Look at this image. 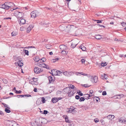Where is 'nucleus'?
<instances>
[{"mask_svg": "<svg viewBox=\"0 0 126 126\" xmlns=\"http://www.w3.org/2000/svg\"><path fill=\"white\" fill-rule=\"evenodd\" d=\"M15 6L14 4L12 2H5L4 4L0 5V7L6 10L11 8L12 7Z\"/></svg>", "mask_w": 126, "mask_h": 126, "instance_id": "obj_1", "label": "nucleus"}, {"mask_svg": "<svg viewBox=\"0 0 126 126\" xmlns=\"http://www.w3.org/2000/svg\"><path fill=\"white\" fill-rule=\"evenodd\" d=\"M89 77L90 80L93 83H96L98 81L97 77L96 76L94 77L93 76H89Z\"/></svg>", "mask_w": 126, "mask_h": 126, "instance_id": "obj_2", "label": "nucleus"}, {"mask_svg": "<svg viewBox=\"0 0 126 126\" xmlns=\"http://www.w3.org/2000/svg\"><path fill=\"white\" fill-rule=\"evenodd\" d=\"M40 14L39 12L35 11H33L31 13V17L34 18L36 16H38Z\"/></svg>", "mask_w": 126, "mask_h": 126, "instance_id": "obj_3", "label": "nucleus"}, {"mask_svg": "<svg viewBox=\"0 0 126 126\" xmlns=\"http://www.w3.org/2000/svg\"><path fill=\"white\" fill-rule=\"evenodd\" d=\"M15 14H16L15 15L17 18L22 17H23L24 15V14L22 13L18 12V11H17L15 13Z\"/></svg>", "mask_w": 126, "mask_h": 126, "instance_id": "obj_4", "label": "nucleus"}, {"mask_svg": "<svg viewBox=\"0 0 126 126\" xmlns=\"http://www.w3.org/2000/svg\"><path fill=\"white\" fill-rule=\"evenodd\" d=\"M42 70L37 67H35L34 69V72L36 74H39L42 71Z\"/></svg>", "mask_w": 126, "mask_h": 126, "instance_id": "obj_5", "label": "nucleus"}, {"mask_svg": "<svg viewBox=\"0 0 126 126\" xmlns=\"http://www.w3.org/2000/svg\"><path fill=\"white\" fill-rule=\"evenodd\" d=\"M37 65L41 67L46 68L47 69H49V67L48 66L44 63H37Z\"/></svg>", "mask_w": 126, "mask_h": 126, "instance_id": "obj_6", "label": "nucleus"}, {"mask_svg": "<svg viewBox=\"0 0 126 126\" xmlns=\"http://www.w3.org/2000/svg\"><path fill=\"white\" fill-rule=\"evenodd\" d=\"M73 73V72L69 71H65L63 72V74L64 75L67 76H70Z\"/></svg>", "mask_w": 126, "mask_h": 126, "instance_id": "obj_7", "label": "nucleus"}, {"mask_svg": "<svg viewBox=\"0 0 126 126\" xmlns=\"http://www.w3.org/2000/svg\"><path fill=\"white\" fill-rule=\"evenodd\" d=\"M33 27V26L31 25H29L27 28H26L27 32L28 33L30 32L32 29Z\"/></svg>", "mask_w": 126, "mask_h": 126, "instance_id": "obj_8", "label": "nucleus"}, {"mask_svg": "<svg viewBox=\"0 0 126 126\" xmlns=\"http://www.w3.org/2000/svg\"><path fill=\"white\" fill-rule=\"evenodd\" d=\"M48 78L49 80V84L54 83V79H53L52 77L51 76H49Z\"/></svg>", "mask_w": 126, "mask_h": 126, "instance_id": "obj_9", "label": "nucleus"}, {"mask_svg": "<svg viewBox=\"0 0 126 126\" xmlns=\"http://www.w3.org/2000/svg\"><path fill=\"white\" fill-rule=\"evenodd\" d=\"M71 90V89L68 87H67L63 89L64 93L68 94L69 92V91H70V90Z\"/></svg>", "mask_w": 126, "mask_h": 126, "instance_id": "obj_10", "label": "nucleus"}, {"mask_svg": "<svg viewBox=\"0 0 126 126\" xmlns=\"http://www.w3.org/2000/svg\"><path fill=\"white\" fill-rule=\"evenodd\" d=\"M59 47L60 49L61 50V51L65 50L67 48L66 46L63 45H60Z\"/></svg>", "mask_w": 126, "mask_h": 126, "instance_id": "obj_11", "label": "nucleus"}, {"mask_svg": "<svg viewBox=\"0 0 126 126\" xmlns=\"http://www.w3.org/2000/svg\"><path fill=\"white\" fill-rule=\"evenodd\" d=\"M20 20H19V22L21 25H23L25 24L26 22V20L25 19L22 18L19 19Z\"/></svg>", "mask_w": 126, "mask_h": 126, "instance_id": "obj_12", "label": "nucleus"}, {"mask_svg": "<svg viewBox=\"0 0 126 126\" xmlns=\"http://www.w3.org/2000/svg\"><path fill=\"white\" fill-rule=\"evenodd\" d=\"M51 74L53 75H57L58 74L57 72V70L56 69H53L51 71Z\"/></svg>", "mask_w": 126, "mask_h": 126, "instance_id": "obj_13", "label": "nucleus"}, {"mask_svg": "<svg viewBox=\"0 0 126 126\" xmlns=\"http://www.w3.org/2000/svg\"><path fill=\"white\" fill-rule=\"evenodd\" d=\"M73 89L71 90H71H70L68 94V96L69 97H71L72 95L75 93V92H73Z\"/></svg>", "mask_w": 126, "mask_h": 126, "instance_id": "obj_14", "label": "nucleus"}, {"mask_svg": "<svg viewBox=\"0 0 126 126\" xmlns=\"http://www.w3.org/2000/svg\"><path fill=\"white\" fill-rule=\"evenodd\" d=\"M70 31L71 32H72L73 31H75L76 30V27H75L74 26H70Z\"/></svg>", "mask_w": 126, "mask_h": 126, "instance_id": "obj_15", "label": "nucleus"}, {"mask_svg": "<svg viewBox=\"0 0 126 126\" xmlns=\"http://www.w3.org/2000/svg\"><path fill=\"white\" fill-rule=\"evenodd\" d=\"M114 117V115H110L107 117L108 119H113Z\"/></svg>", "mask_w": 126, "mask_h": 126, "instance_id": "obj_16", "label": "nucleus"}, {"mask_svg": "<svg viewBox=\"0 0 126 126\" xmlns=\"http://www.w3.org/2000/svg\"><path fill=\"white\" fill-rule=\"evenodd\" d=\"M19 67H21L23 65V63L21 61H19L17 63Z\"/></svg>", "mask_w": 126, "mask_h": 126, "instance_id": "obj_17", "label": "nucleus"}, {"mask_svg": "<svg viewBox=\"0 0 126 126\" xmlns=\"http://www.w3.org/2000/svg\"><path fill=\"white\" fill-rule=\"evenodd\" d=\"M78 44H76L74 42H72L71 44V47L72 48H75Z\"/></svg>", "mask_w": 126, "mask_h": 126, "instance_id": "obj_18", "label": "nucleus"}, {"mask_svg": "<svg viewBox=\"0 0 126 126\" xmlns=\"http://www.w3.org/2000/svg\"><path fill=\"white\" fill-rule=\"evenodd\" d=\"M71 107H70L69 110L68 109V110L67 111V112H68L69 113H71L72 111H74V108H71Z\"/></svg>", "mask_w": 126, "mask_h": 126, "instance_id": "obj_19", "label": "nucleus"}, {"mask_svg": "<svg viewBox=\"0 0 126 126\" xmlns=\"http://www.w3.org/2000/svg\"><path fill=\"white\" fill-rule=\"evenodd\" d=\"M52 101L53 103H55L58 101L57 98L56 97L52 98Z\"/></svg>", "mask_w": 126, "mask_h": 126, "instance_id": "obj_20", "label": "nucleus"}, {"mask_svg": "<svg viewBox=\"0 0 126 126\" xmlns=\"http://www.w3.org/2000/svg\"><path fill=\"white\" fill-rule=\"evenodd\" d=\"M92 95H90L88 94H86L84 96L86 97L85 98L86 99H89V98L91 96H92Z\"/></svg>", "mask_w": 126, "mask_h": 126, "instance_id": "obj_21", "label": "nucleus"}, {"mask_svg": "<svg viewBox=\"0 0 126 126\" xmlns=\"http://www.w3.org/2000/svg\"><path fill=\"white\" fill-rule=\"evenodd\" d=\"M46 47L47 49H49L51 48L52 46L49 44H47L46 45Z\"/></svg>", "mask_w": 126, "mask_h": 126, "instance_id": "obj_22", "label": "nucleus"}, {"mask_svg": "<svg viewBox=\"0 0 126 126\" xmlns=\"http://www.w3.org/2000/svg\"><path fill=\"white\" fill-rule=\"evenodd\" d=\"M34 60L35 61L38 62L39 61L40 59L38 57L36 56L34 58Z\"/></svg>", "mask_w": 126, "mask_h": 126, "instance_id": "obj_23", "label": "nucleus"}, {"mask_svg": "<svg viewBox=\"0 0 126 126\" xmlns=\"http://www.w3.org/2000/svg\"><path fill=\"white\" fill-rule=\"evenodd\" d=\"M95 38L97 39H101L102 37L100 35H98L95 36Z\"/></svg>", "mask_w": 126, "mask_h": 126, "instance_id": "obj_24", "label": "nucleus"}, {"mask_svg": "<svg viewBox=\"0 0 126 126\" xmlns=\"http://www.w3.org/2000/svg\"><path fill=\"white\" fill-rule=\"evenodd\" d=\"M68 86L70 88V89H73L74 88L75 86L74 85H72L71 84H68Z\"/></svg>", "mask_w": 126, "mask_h": 126, "instance_id": "obj_25", "label": "nucleus"}, {"mask_svg": "<svg viewBox=\"0 0 126 126\" xmlns=\"http://www.w3.org/2000/svg\"><path fill=\"white\" fill-rule=\"evenodd\" d=\"M79 48L83 51H84L86 50V48L84 46H82H82H80L79 47Z\"/></svg>", "mask_w": 126, "mask_h": 126, "instance_id": "obj_26", "label": "nucleus"}, {"mask_svg": "<svg viewBox=\"0 0 126 126\" xmlns=\"http://www.w3.org/2000/svg\"><path fill=\"white\" fill-rule=\"evenodd\" d=\"M23 52L25 53V54L27 55H29V51L27 50L23 49Z\"/></svg>", "mask_w": 126, "mask_h": 126, "instance_id": "obj_27", "label": "nucleus"}, {"mask_svg": "<svg viewBox=\"0 0 126 126\" xmlns=\"http://www.w3.org/2000/svg\"><path fill=\"white\" fill-rule=\"evenodd\" d=\"M46 61V59L44 58H43L40 60V62L41 63L44 62Z\"/></svg>", "mask_w": 126, "mask_h": 126, "instance_id": "obj_28", "label": "nucleus"}, {"mask_svg": "<svg viewBox=\"0 0 126 126\" xmlns=\"http://www.w3.org/2000/svg\"><path fill=\"white\" fill-rule=\"evenodd\" d=\"M61 51V53L63 54H66L67 53V51L65 50H63L60 51Z\"/></svg>", "mask_w": 126, "mask_h": 126, "instance_id": "obj_29", "label": "nucleus"}, {"mask_svg": "<svg viewBox=\"0 0 126 126\" xmlns=\"http://www.w3.org/2000/svg\"><path fill=\"white\" fill-rule=\"evenodd\" d=\"M94 99H95L97 102H98L100 100V98L96 96L94 97Z\"/></svg>", "mask_w": 126, "mask_h": 126, "instance_id": "obj_30", "label": "nucleus"}, {"mask_svg": "<svg viewBox=\"0 0 126 126\" xmlns=\"http://www.w3.org/2000/svg\"><path fill=\"white\" fill-rule=\"evenodd\" d=\"M123 119L122 118H120L119 119V121L121 123H123Z\"/></svg>", "mask_w": 126, "mask_h": 126, "instance_id": "obj_31", "label": "nucleus"}, {"mask_svg": "<svg viewBox=\"0 0 126 126\" xmlns=\"http://www.w3.org/2000/svg\"><path fill=\"white\" fill-rule=\"evenodd\" d=\"M65 119L66 122L68 123H70L71 121H70V120L68 119V118H65Z\"/></svg>", "mask_w": 126, "mask_h": 126, "instance_id": "obj_32", "label": "nucleus"}, {"mask_svg": "<svg viewBox=\"0 0 126 126\" xmlns=\"http://www.w3.org/2000/svg\"><path fill=\"white\" fill-rule=\"evenodd\" d=\"M5 111L7 113H9L11 112V111L7 108H6L5 110Z\"/></svg>", "mask_w": 126, "mask_h": 126, "instance_id": "obj_33", "label": "nucleus"}, {"mask_svg": "<svg viewBox=\"0 0 126 126\" xmlns=\"http://www.w3.org/2000/svg\"><path fill=\"white\" fill-rule=\"evenodd\" d=\"M122 26L126 28V23L125 22H123L121 23Z\"/></svg>", "mask_w": 126, "mask_h": 126, "instance_id": "obj_34", "label": "nucleus"}, {"mask_svg": "<svg viewBox=\"0 0 126 126\" xmlns=\"http://www.w3.org/2000/svg\"><path fill=\"white\" fill-rule=\"evenodd\" d=\"M58 74L57 75L60 76L61 75V74L63 73L60 71H59L57 70Z\"/></svg>", "mask_w": 126, "mask_h": 126, "instance_id": "obj_35", "label": "nucleus"}, {"mask_svg": "<svg viewBox=\"0 0 126 126\" xmlns=\"http://www.w3.org/2000/svg\"><path fill=\"white\" fill-rule=\"evenodd\" d=\"M107 64L105 62L104 63H101V66H106L107 65Z\"/></svg>", "mask_w": 126, "mask_h": 126, "instance_id": "obj_36", "label": "nucleus"}, {"mask_svg": "<svg viewBox=\"0 0 126 126\" xmlns=\"http://www.w3.org/2000/svg\"><path fill=\"white\" fill-rule=\"evenodd\" d=\"M26 29V27H21L20 28V31H23L24 30Z\"/></svg>", "mask_w": 126, "mask_h": 126, "instance_id": "obj_37", "label": "nucleus"}, {"mask_svg": "<svg viewBox=\"0 0 126 126\" xmlns=\"http://www.w3.org/2000/svg\"><path fill=\"white\" fill-rule=\"evenodd\" d=\"M85 100V99L84 97H81L80 98V99L79 100V101L80 102H82V101H84Z\"/></svg>", "mask_w": 126, "mask_h": 126, "instance_id": "obj_38", "label": "nucleus"}, {"mask_svg": "<svg viewBox=\"0 0 126 126\" xmlns=\"http://www.w3.org/2000/svg\"><path fill=\"white\" fill-rule=\"evenodd\" d=\"M95 21H97V23H100L102 22V21H103V20H95Z\"/></svg>", "mask_w": 126, "mask_h": 126, "instance_id": "obj_39", "label": "nucleus"}, {"mask_svg": "<svg viewBox=\"0 0 126 126\" xmlns=\"http://www.w3.org/2000/svg\"><path fill=\"white\" fill-rule=\"evenodd\" d=\"M42 101L43 103H45V102L46 100L45 99L44 97H42Z\"/></svg>", "mask_w": 126, "mask_h": 126, "instance_id": "obj_40", "label": "nucleus"}, {"mask_svg": "<svg viewBox=\"0 0 126 126\" xmlns=\"http://www.w3.org/2000/svg\"><path fill=\"white\" fill-rule=\"evenodd\" d=\"M123 96V94H121L117 95V97H120V98Z\"/></svg>", "mask_w": 126, "mask_h": 126, "instance_id": "obj_41", "label": "nucleus"}, {"mask_svg": "<svg viewBox=\"0 0 126 126\" xmlns=\"http://www.w3.org/2000/svg\"><path fill=\"white\" fill-rule=\"evenodd\" d=\"M81 61L82 64H84L85 62V60L84 59H82L81 60Z\"/></svg>", "mask_w": 126, "mask_h": 126, "instance_id": "obj_42", "label": "nucleus"}, {"mask_svg": "<svg viewBox=\"0 0 126 126\" xmlns=\"http://www.w3.org/2000/svg\"><path fill=\"white\" fill-rule=\"evenodd\" d=\"M12 126H20L16 123H15L14 124L12 125Z\"/></svg>", "mask_w": 126, "mask_h": 126, "instance_id": "obj_43", "label": "nucleus"}, {"mask_svg": "<svg viewBox=\"0 0 126 126\" xmlns=\"http://www.w3.org/2000/svg\"><path fill=\"white\" fill-rule=\"evenodd\" d=\"M75 98L76 99H79L80 98V96L79 95H76L75 96Z\"/></svg>", "mask_w": 126, "mask_h": 126, "instance_id": "obj_44", "label": "nucleus"}, {"mask_svg": "<svg viewBox=\"0 0 126 126\" xmlns=\"http://www.w3.org/2000/svg\"><path fill=\"white\" fill-rule=\"evenodd\" d=\"M104 77L105 79H108V76L107 75H106L105 74Z\"/></svg>", "mask_w": 126, "mask_h": 126, "instance_id": "obj_45", "label": "nucleus"}, {"mask_svg": "<svg viewBox=\"0 0 126 126\" xmlns=\"http://www.w3.org/2000/svg\"><path fill=\"white\" fill-rule=\"evenodd\" d=\"M94 120L95 123H97L99 121V119L97 118L95 119H94Z\"/></svg>", "mask_w": 126, "mask_h": 126, "instance_id": "obj_46", "label": "nucleus"}, {"mask_svg": "<svg viewBox=\"0 0 126 126\" xmlns=\"http://www.w3.org/2000/svg\"><path fill=\"white\" fill-rule=\"evenodd\" d=\"M21 92V91L20 90L19 91H18L17 90H16V93H17V94H20Z\"/></svg>", "mask_w": 126, "mask_h": 126, "instance_id": "obj_47", "label": "nucleus"}, {"mask_svg": "<svg viewBox=\"0 0 126 126\" xmlns=\"http://www.w3.org/2000/svg\"><path fill=\"white\" fill-rule=\"evenodd\" d=\"M16 33H14V32H12L11 33V34L12 36H15L16 35Z\"/></svg>", "mask_w": 126, "mask_h": 126, "instance_id": "obj_48", "label": "nucleus"}, {"mask_svg": "<svg viewBox=\"0 0 126 126\" xmlns=\"http://www.w3.org/2000/svg\"><path fill=\"white\" fill-rule=\"evenodd\" d=\"M107 93L105 91H103L102 93V95H106Z\"/></svg>", "mask_w": 126, "mask_h": 126, "instance_id": "obj_49", "label": "nucleus"}, {"mask_svg": "<svg viewBox=\"0 0 126 126\" xmlns=\"http://www.w3.org/2000/svg\"><path fill=\"white\" fill-rule=\"evenodd\" d=\"M113 97L115 99L120 98V97H117V95H116L115 96H113Z\"/></svg>", "mask_w": 126, "mask_h": 126, "instance_id": "obj_50", "label": "nucleus"}, {"mask_svg": "<svg viewBox=\"0 0 126 126\" xmlns=\"http://www.w3.org/2000/svg\"><path fill=\"white\" fill-rule=\"evenodd\" d=\"M2 104L4 105L5 107H6L7 108H8L9 109H10V108H8V107H7L8 105L7 104H5L4 103H2Z\"/></svg>", "mask_w": 126, "mask_h": 126, "instance_id": "obj_51", "label": "nucleus"}, {"mask_svg": "<svg viewBox=\"0 0 126 126\" xmlns=\"http://www.w3.org/2000/svg\"><path fill=\"white\" fill-rule=\"evenodd\" d=\"M83 85L84 87H88L90 86H88L87 84H85Z\"/></svg>", "mask_w": 126, "mask_h": 126, "instance_id": "obj_52", "label": "nucleus"}, {"mask_svg": "<svg viewBox=\"0 0 126 126\" xmlns=\"http://www.w3.org/2000/svg\"><path fill=\"white\" fill-rule=\"evenodd\" d=\"M48 111L46 110H44V114H46L47 113Z\"/></svg>", "mask_w": 126, "mask_h": 126, "instance_id": "obj_53", "label": "nucleus"}, {"mask_svg": "<svg viewBox=\"0 0 126 126\" xmlns=\"http://www.w3.org/2000/svg\"><path fill=\"white\" fill-rule=\"evenodd\" d=\"M57 101H58L59 100L62 99V98L61 97H59L58 98H57Z\"/></svg>", "mask_w": 126, "mask_h": 126, "instance_id": "obj_54", "label": "nucleus"}, {"mask_svg": "<svg viewBox=\"0 0 126 126\" xmlns=\"http://www.w3.org/2000/svg\"><path fill=\"white\" fill-rule=\"evenodd\" d=\"M78 94L79 95L81 96H82L83 95L82 93L80 92L78 93Z\"/></svg>", "mask_w": 126, "mask_h": 126, "instance_id": "obj_55", "label": "nucleus"}, {"mask_svg": "<svg viewBox=\"0 0 126 126\" xmlns=\"http://www.w3.org/2000/svg\"><path fill=\"white\" fill-rule=\"evenodd\" d=\"M25 96H27V97H31V95L28 94L27 95H25Z\"/></svg>", "mask_w": 126, "mask_h": 126, "instance_id": "obj_56", "label": "nucleus"}, {"mask_svg": "<svg viewBox=\"0 0 126 126\" xmlns=\"http://www.w3.org/2000/svg\"><path fill=\"white\" fill-rule=\"evenodd\" d=\"M123 123L125 124H126V120L123 119Z\"/></svg>", "mask_w": 126, "mask_h": 126, "instance_id": "obj_57", "label": "nucleus"}, {"mask_svg": "<svg viewBox=\"0 0 126 126\" xmlns=\"http://www.w3.org/2000/svg\"><path fill=\"white\" fill-rule=\"evenodd\" d=\"M11 19V18L10 17H8V18H4V19Z\"/></svg>", "mask_w": 126, "mask_h": 126, "instance_id": "obj_58", "label": "nucleus"}, {"mask_svg": "<svg viewBox=\"0 0 126 126\" xmlns=\"http://www.w3.org/2000/svg\"><path fill=\"white\" fill-rule=\"evenodd\" d=\"M93 93V91L92 90H91L90 91V94H92Z\"/></svg>", "mask_w": 126, "mask_h": 126, "instance_id": "obj_59", "label": "nucleus"}, {"mask_svg": "<svg viewBox=\"0 0 126 126\" xmlns=\"http://www.w3.org/2000/svg\"><path fill=\"white\" fill-rule=\"evenodd\" d=\"M34 91L35 92H37V89L36 88H34Z\"/></svg>", "mask_w": 126, "mask_h": 126, "instance_id": "obj_60", "label": "nucleus"}, {"mask_svg": "<svg viewBox=\"0 0 126 126\" xmlns=\"http://www.w3.org/2000/svg\"><path fill=\"white\" fill-rule=\"evenodd\" d=\"M32 79L34 81H36L37 79H36L34 78H32Z\"/></svg>", "mask_w": 126, "mask_h": 126, "instance_id": "obj_61", "label": "nucleus"}, {"mask_svg": "<svg viewBox=\"0 0 126 126\" xmlns=\"http://www.w3.org/2000/svg\"><path fill=\"white\" fill-rule=\"evenodd\" d=\"M59 60V59L58 58H55L54 59L55 61H54V62H55L56 61H57L58 60Z\"/></svg>", "mask_w": 126, "mask_h": 126, "instance_id": "obj_62", "label": "nucleus"}, {"mask_svg": "<svg viewBox=\"0 0 126 126\" xmlns=\"http://www.w3.org/2000/svg\"><path fill=\"white\" fill-rule=\"evenodd\" d=\"M0 114L2 115L3 114V113L1 111H0Z\"/></svg>", "mask_w": 126, "mask_h": 126, "instance_id": "obj_63", "label": "nucleus"}, {"mask_svg": "<svg viewBox=\"0 0 126 126\" xmlns=\"http://www.w3.org/2000/svg\"><path fill=\"white\" fill-rule=\"evenodd\" d=\"M114 16H111L109 18L110 19H114Z\"/></svg>", "mask_w": 126, "mask_h": 126, "instance_id": "obj_64", "label": "nucleus"}]
</instances>
